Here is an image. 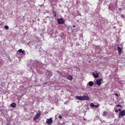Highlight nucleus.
Wrapping results in <instances>:
<instances>
[{
	"label": "nucleus",
	"instance_id": "1",
	"mask_svg": "<svg viewBox=\"0 0 125 125\" xmlns=\"http://www.w3.org/2000/svg\"><path fill=\"white\" fill-rule=\"evenodd\" d=\"M125 115V110H121L120 112L119 115L118 117L120 118H121V117H122Z\"/></svg>",
	"mask_w": 125,
	"mask_h": 125
},
{
	"label": "nucleus",
	"instance_id": "2",
	"mask_svg": "<svg viewBox=\"0 0 125 125\" xmlns=\"http://www.w3.org/2000/svg\"><path fill=\"white\" fill-rule=\"evenodd\" d=\"M41 113V112L40 111H39L38 113H37L35 117L33 118V120L35 121L37 119H38L40 117Z\"/></svg>",
	"mask_w": 125,
	"mask_h": 125
},
{
	"label": "nucleus",
	"instance_id": "3",
	"mask_svg": "<svg viewBox=\"0 0 125 125\" xmlns=\"http://www.w3.org/2000/svg\"><path fill=\"white\" fill-rule=\"evenodd\" d=\"M52 123V118H50L49 119H46V123L48 125H51Z\"/></svg>",
	"mask_w": 125,
	"mask_h": 125
},
{
	"label": "nucleus",
	"instance_id": "4",
	"mask_svg": "<svg viewBox=\"0 0 125 125\" xmlns=\"http://www.w3.org/2000/svg\"><path fill=\"white\" fill-rule=\"evenodd\" d=\"M82 99L83 100H89L90 98L88 96L83 95L82 96Z\"/></svg>",
	"mask_w": 125,
	"mask_h": 125
},
{
	"label": "nucleus",
	"instance_id": "5",
	"mask_svg": "<svg viewBox=\"0 0 125 125\" xmlns=\"http://www.w3.org/2000/svg\"><path fill=\"white\" fill-rule=\"evenodd\" d=\"M102 80V79L100 78L96 80V83H97L98 85L100 86L101 84V81Z\"/></svg>",
	"mask_w": 125,
	"mask_h": 125
},
{
	"label": "nucleus",
	"instance_id": "6",
	"mask_svg": "<svg viewBox=\"0 0 125 125\" xmlns=\"http://www.w3.org/2000/svg\"><path fill=\"white\" fill-rule=\"evenodd\" d=\"M58 23L59 24H62L64 23V21L62 18L59 19L58 20Z\"/></svg>",
	"mask_w": 125,
	"mask_h": 125
},
{
	"label": "nucleus",
	"instance_id": "7",
	"mask_svg": "<svg viewBox=\"0 0 125 125\" xmlns=\"http://www.w3.org/2000/svg\"><path fill=\"white\" fill-rule=\"evenodd\" d=\"M96 52L97 53H99L101 51V49L100 48V46H96L95 48Z\"/></svg>",
	"mask_w": 125,
	"mask_h": 125
},
{
	"label": "nucleus",
	"instance_id": "8",
	"mask_svg": "<svg viewBox=\"0 0 125 125\" xmlns=\"http://www.w3.org/2000/svg\"><path fill=\"white\" fill-rule=\"evenodd\" d=\"M94 73H93L94 77L95 78H98L99 77V74L96 72H95Z\"/></svg>",
	"mask_w": 125,
	"mask_h": 125
},
{
	"label": "nucleus",
	"instance_id": "9",
	"mask_svg": "<svg viewBox=\"0 0 125 125\" xmlns=\"http://www.w3.org/2000/svg\"><path fill=\"white\" fill-rule=\"evenodd\" d=\"M117 49L118 50V54L119 55H120L121 54L122 49L121 47H117Z\"/></svg>",
	"mask_w": 125,
	"mask_h": 125
},
{
	"label": "nucleus",
	"instance_id": "10",
	"mask_svg": "<svg viewBox=\"0 0 125 125\" xmlns=\"http://www.w3.org/2000/svg\"><path fill=\"white\" fill-rule=\"evenodd\" d=\"M67 78L70 80V81H72L73 79V77L70 75H68L66 76Z\"/></svg>",
	"mask_w": 125,
	"mask_h": 125
},
{
	"label": "nucleus",
	"instance_id": "11",
	"mask_svg": "<svg viewBox=\"0 0 125 125\" xmlns=\"http://www.w3.org/2000/svg\"><path fill=\"white\" fill-rule=\"evenodd\" d=\"M75 98L77 100H83L82 96H76L75 97Z\"/></svg>",
	"mask_w": 125,
	"mask_h": 125
},
{
	"label": "nucleus",
	"instance_id": "12",
	"mask_svg": "<svg viewBox=\"0 0 125 125\" xmlns=\"http://www.w3.org/2000/svg\"><path fill=\"white\" fill-rule=\"evenodd\" d=\"M48 75L51 77L52 75V72H47Z\"/></svg>",
	"mask_w": 125,
	"mask_h": 125
},
{
	"label": "nucleus",
	"instance_id": "13",
	"mask_svg": "<svg viewBox=\"0 0 125 125\" xmlns=\"http://www.w3.org/2000/svg\"><path fill=\"white\" fill-rule=\"evenodd\" d=\"M10 106L13 108H15L16 106V104L15 103H13L10 104Z\"/></svg>",
	"mask_w": 125,
	"mask_h": 125
},
{
	"label": "nucleus",
	"instance_id": "14",
	"mask_svg": "<svg viewBox=\"0 0 125 125\" xmlns=\"http://www.w3.org/2000/svg\"><path fill=\"white\" fill-rule=\"evenodd\" d=\"M88 85L90 86H92L94 84V83L93 82L91 81L88 83Z\"/></svg>",
	"mask_w": 125,
	"mask_h": 125
},
{
	"label": "nucleus",
	"instance_id": "15",
	"mask_svg": "<svg viewBox=\"0 0 125 125\" xmlns=\"http://www.w3.org/2000/svg\"><path fill=\"white\" fill-rule=\"evenodd\" d=\"M18 52H19V53H22V54H25L24 53H25V52H24V51H22V49H19L18 50Z\"/></svg>",
	"mask_w": 125,
	"mask_h": 125
},
{
	"label": "nucleus",
	"instance_id": "16",
	"mask_svg": "<svg viewBox=\"0 0 125 125\" xmlns=\"http://www.w3.org/2000/svg\"><path fill=\"white\" fill-rule=\"evenodd\" d=\"M107 112L106 111L104 112L103 114V116H106L107 115Z\"/></svg>",
	"mask_w": 125,
	"mask_h": 125
},
{
	"label": "nucleus",
	"instance_id": "17",
	"mask_svg": "<svg viewBox=\"0 0 125 125\" xmlns=\"http://www.w3.org/2000/svg\"><path fill=\"white\" fill-rule=\"evenodd\" d=\"M94 105L93 103H91L90 104V106L91 107H94Z\"/></svg>",
	"mask_w": 125,
	"mask_h": 125
},
{
	"label": "nucleus",
	"instance_id": "18",
	"mask_svg": "<svg viewBox=\"0 0 125 125\" xmlns=\"http://www.w3.org/2000/svg\"><path fill=\"white\" fill-rule=\"evenodd\" d=\"M5 28L6 30H8L9 29V26L7 25H5Z\"/></svg>",
	"mask_w": 125,
	"mask_h": 125
},
{
	"label": "nucleus",
	"instance_id": "19",
	"mask_svg": "<svg viewBox=\"0 0 125 125\" xmlns=\"http://www.w3.org/2000/svg\"><path fill=\"white\" fill-rule=\"evenodd\" d=\"M53 15L55 17L56 16V12L53 11Z\"/></svg>",
	"mask_w": 125,
	"mask_h": 125
},
{
	"label": "nucleus",
	"instance_id": "20",
	"mask_svg": "<svg viewBox=\"0 0 125 125\" xmlns=\"http://www.w3.org/2000/svg\"><path fill=\"white\" fill-rule=\"evenodd\" d=\"M56 72L58 73V74H60V75H61V73L58 71H56Z\"/></svg>",
	"mask_w": 125,
	"mask_h": 125
},
{
	"label": "nucleus",
	"instance_id": "21",
	"mask_svg": "<svg viewBox=\"0 0 125 125\" xmlns=\"http://www.w3.org/2000/svg\"><path fill=\"white\" fill-rule=\"evenodd\" d=\"M99 105V104H98V105H94V107H95L96 108H97L98 107Z\"/></svg>",
	"mask_w": 125,
	"mask_h": 125
},
{
	"label": "nucleus",
	"instance_id": "22",
	"mask_svg": "<svg viewBox=\"0 0 125 125\" xmlns=\"http://www.w3.org/2000/svg\"><path fill=\"white\" fill-rule=\"evenodd\" d=\"M62 116L61 115H60L58 116V118L59 119H61L62 118Z\"/></svg>",
	"mask_w": 125,
	"mask_h": 125
},
{
	"label": "nucleus",
	"instance_id": "23",
	"mask_svg": "<svg viewBox=\"0 0 125 125\" xmlns=\"http://www.w3.org/2000/svg\"><path fill=\"white\" fill-rule=\"evenodd\" d=\"M76 45L77 46H78L79 45H80V44H79V42H77L76 44Z\"/></svg>",
	"mask_w": 125,
	"mask_h": 125
},
{
	"label": "nucleus",
	"instance_id": "24",
	"mask_svg": "<svg viewBox=\"0 0 125 125\" xmlns=\"http://www.w3.org/2000/svg\"><path fill=\"white\" fill-rule=\"evenodd\" d=\"M117 107H118L119 106H120L121 107V105L120 104H118L117 105Z\"/></svg>",
	"mask_w": 125,
	"mask_h": 125
},
{
	"label": "nucleus",
	"instance_id": "25",
	"mask_svg": "<svg viewBox=\"0 0 125 125\" xmlns=\"http://www.w3.org/2000/svg\"><path fill=\"white\" fill-rule=\"evenodd\" d=\"M115 111L116 113L118 112V110H115Z\"/></svg>",
	"mask_w": 125,
	"mask_h": 125
},
{
	"label": "nucleus",
	"instance_id": "26",
	"mask_svg": "<svg viewBox=\"0 0 125 125\" xmlns=\"http://www.w3.org/2000/svg\"><path fill=\"white\" fill-rule=\"evenodd\" d=\"M115 95L116 96H118V94H117V93H116L115 94Z\"/></svg>",
	"mask_w": 125,
	"mask_h": 125
},
{
	"label": "nucleus",
	"instance_id": "27",
	"mask_svg": "<svg viewBox=\"0 0 125 125\" xmlns=\"http://www.w3.org/2000/svg\"><path fill=\"white\" fill-rule=\"evenodd\" d=\"M121 16L122 17H124V16L123 15V14H122L121 15Z\"/></svg>",
	"mask_w": 125,
	"mask_h": 125
},
{
	"label": "nucleus",
	"instance_id": "28",
	"mask_svg": "<svg viewBox=\"0 0 125 125\" xmlns=\"http://www.w3.org/2000/svg\"><path fill=\"white\" fill-rule=\"evenodd\" d=\"M118 110L119 111H121V109H119Z\"/></svg>",
	"mask_w": 125,
	"mask_h": 125
},
{
	"label": "nucleus",
	"instance_id": "29",
	"mask_svg": "<svg viewBox=\"0 0 125 125\" xmlns=\"http://www.w3.org/2000/svg\"><path fill=\"white\" fill-rule=\"evenodd\" d=\"M73 27L74 28L75 27V25H74L73 26Z\"/></svg>",
	"mask_w": 125,
	"mask_h": 125
},
{
	"label": "nucleus",
	"instance_id": "30",
	"mask_svg": "<svg viewBox=\"0 0 125 125\" xmlns=\"http://www.w3.org/2000/svg\"><path fill=\"white\" fill-rule=\"evenodd\" d=\"M119 10H122V9H121V8H119Z\"/></svg>",
	"mask_w": 125,
	"mask_h": 125
},
{
	"label": "nucleus",
	"instance_id": "31",
	"mask_svg": "<svg viewBox=\"0 0 125 125\" xmlns=\"http://www.w3.org/2000/svg\"><path fill=\"white\" fill-rule=\"evenodd\" d=\"M47 83L46 82H45L44 83V84H46Z\"/></svg>",
	"mask_w": 125,
	"mask_h": 125
},
{
	"label": "nucleus",
	"instance_id": "32",
	"mask_svg": "<svg viewBox=\"0 0 125 125\" xmlns=\"http://www.w3.org/2000/svg\"><path fill=\"white\" fill-rule=\"evenodd\" d=\"M114 27V28H115V27Z\"/></svg>",
	"mask_w": 125,
	"mask_h": 125
}]
</instances>
